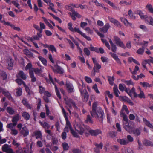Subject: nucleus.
Listing matches in <instances>:
<instances>
[{"label":"nucleus","instance_id":"nucleus-1","mask_svg":"<svg viewBox=\"0 0 153 153\" xmlns=\"http://www.w3.org/2000/svg\"><path fill=\"white\" fill-rule=\"evenodd\" d=\"M91 114L92 117L97 119L100 122H102L104 113L103 110L100 107H97L95 111H91Z\"/></svg>","mask_w":153,"mask_h":153},{"label":"nucleus","instance_id":"nucleus-2","mask_svg":"<svg viewBox=\"0 0 153 153\" xmlns=\"http://www.w3.org/2000/svg\"><path fill=\"white\" fill-rule=\"evenodd\" d=\"M72 6L71 5H66L65 6V7L67 9L71 11V13L70 12L69 14L71 16L72 19L74 20H76V18L75 16H76L77 18H80L82 16H81L77 12L73 10L72 8Z\"/></svg>","mask_w":153,"mask_h":153},{"label":"nucleus","instance_id":"nucleus-3","mask_svg":"<svg viewBox=\"0 0 153 153\" xmlns=\"http://www.w3.org/2000/svg\"><path fill=\"white\" fill-rule=\"evenodd\" d=\"M101 39L103 43L105 44V45L107 47L108 49H110L111 48L113 52H116L117 47L116 45L113 43L112 40L111 39H108V41L110 44L111 48L109 43L107 41L103 38Z\"/></svg>","mask_w":153,"mask_h":153},{"label":"nucleus","instance_id":"nucleus-4","mask_svg":"<svg viewBox=\"0 0 153 153\" xmlns=\"http://www.w3.org/2000/svg\"><path fill=\"white\" fill-rule=\"evenodd\" d=\"M122 116L123 118V127L127 131L130 132L131 130V127L130 126L127 117L123 114H122Z\"/></svg>","mask_w":153,"mask_h":153},{"label":"nucleus","instance_id":"nucleus-5","mask_svg":"<svg viewBox=\"0 0 153 153\" xmlns=\"http://www.w3.org/2000/svg\"><path fill=\"white\" fill-rule=\"evenodd\" d=\"M76 131H74L72 129H71L72 134L75 137H78V133L80 134H82L84 132V129L82 127L78 125H77V127L75 128Z\"/></svg>","mask_w":153,"mask_h":153},{"label":"nucleus","instance_id":"nucleus-6","mask_svg":"<svg viewBox=\"0 0 153 153\" xmlns=\"http://www.w3.org/2000/svg\"><path fill=\"white\" fill-rule=\"evenodd\" d=\"M64 100L65 103L70 108H71L72 106H73L76 109H78L75 103L71 98L68 97H66L64 98Z\"/></svg>","mask_w":153,"mask_h":153},{"label":"nucleus","instance_id":"nucleus-7","mask_svg":"<svg viewBox=\"0 0 153 153\" xmlns=\"http://www.w3.org/2000/svg\"><path fill=\"white\" fill-rule=\"evenodd\" d=\"M79 88L82 95L88 98V93L86 91L85 84L82 82V85L79 86Z\"/></svg>","mask_w":153,"mask_h":153},{"label":"nucleus","instance_id":"nucleus-8","mask_svg":"<svg viewBox=\"0 0 153 153\" xmlns=\"http://www.w3.org/2000/svg\"><path fill=\"white\" fill-rule=\"evenodd\" d=\"M108 19L113 24L119 28L122 27V25L121 23L117 20L115 19L113 17L110 16H108Z\"/></svg>","mask_w":153,"mask_h":153},{"label":"nucleus","instance_id":"nucleus-9","mask_svg":"<svg viewBox=\"0 0 153 153\" xmlns=\"http://www.w3.org/2000/svg\"><path fill=\"white\" fill-rule=\"evenodd\" d=\"M20 134L24 137H26L29 134V130L25 126L23 127L20 131Z\"/></svg>","mask_w":153,"mask_h":153},{"label":"nucleus","instance_id":"nucleus-10","mask_svg":"<svg viewBox=\"0 0 153 153\" xmlns=\"http://www.w3.org/2000/svg\"><path fill=\"white\" fill-rule=\"evenodd\" d=\"M110 27V25L109 23H106L105 24L104 26L102 28L99 29L100 31L103 33L107 32L108 29Z\"/></svg>","mask_w":153,"mask_h":153},{"label":"nucleus","instance_id":"nucleus-11","mask_svg":"<svg viewBox=\"0 0 153 153\" xmlns=\"http://www.w3.org/2000/svg\"><path fill=\"white\" fill-rule=\"evenodd\" d=\"M51 67L54 72L58 73L60 74H62L63 72V69L58 65H56L55 66V68L56 69H54V68L52 66H51Z\"/></svg>","mask_w":153,"mask_h":153},{"label":"nucleus","instance_id":"nucleus-12","mask_svg":"<svg viewBox=\"0 0 153 153\" xmlns=\"http://www.w3.org/2000/svg\"><path fill=\"white\" fill-rule=\"evenodd\" d=\"M125 111L126 113L127 114H128L129 113V111L128 110V109L126 105H123L122 109L121 110L120 112V116L121 117H123L122 114H124L125 115H126L124 113V111Z\"/></svg>","mask_w":153,"mask_h":153},{"label":"nucleus","instance_id":"nucleus-13","mask_svg":"<svg viewBox=\"0 0 153 153\" xmlns=\"http://www.w3.org/2000/svg\"><path fill=\"white\" fill-rule=\"evenodd\" d=\"M145 22L146 24L153 26V18L152 16L148 17L145 20Z\"/></svg>","mask_w":153,"mask_h":153},{"label":"nucleus","instance_id":"nucleus-14","mask_svg":"<svg viewBox=\"0 0 153 153\" xmlns=\"http://www.w3.org/2000/svg\"><path fill=\"white\" fill-rule=\"evenodd\" d=\"M67 89L68 91L69 92H72L74 91L73 86L71 83H68L66 84Z\"/></svg>","mask_w":153,"mask_h":153},{"label":"nucleus","instance_id":"nucleus-15","mask_svg":"<svg viewBox=\"0 0 153 153\" xmlns=\"http://www.w3.org/2000/svg\"><path fill=\"white\" fill-rule=\"evenodd\" d=\"M18 77H20L24 80H25L27 78V76L22 71H20L17 75Z\"/></svg>","mask_w":153,"mask_h":153},{"label":"nucleus","instance_id":"nucleus-16","mask_svg":"<svg viewBox=\"0 0 153 153\" xmlns=\"http://www.w3.org/2000/svg\"><path fill=\"white\" fill-rule=\"evenodd\" d=\"M89 132L91 134V135L92 136H96L98 135L99 134L101 133V131L99 130H89Z\"/></svg>","mask_w":153,"mask_h":153},{"label":"nucleus","instance_id":"nucleus-17","mask_svg":"<svg viewBox=\"0 0 153 153\" xmlns=\"http://www.w3.org/2000/svg\"><path fill=\"white\" fill-rule=\"evenodd\" d=\"M112 57L116 60V62L120 64H121V62L120 59L118 58V56L115 53H110Z\"/></svg>","mask_w":153,"mask_h":153},{"label":"nucleus","instance_id":"nucleus-18","mask_svg":"<svg viewBox=\"0 0 153 153\" xmlns=\"http://www.w3.org/2000/svg\"><path fill=\"white\" fill-rule=\"evenodd\" d=\"M91 2L94 3L95 5L97 7H102L104 4L103 3H100L97 0H91V1L89 2L90 4Z\"/></svg>","mask_w":153,"mask_h":153},{"label":"nucleus","instance_id":"nucleus-19","mask_svg":"<svg viewBox=\"0 0 153 153\" xmlns=\"http://www.w3.org/2000/svg\"><path fill=\"white\" fill-rule=\"evenodd\" d=\"M0 92H2L4 95L7 96L9 99H10L11 98V97L10 94L4 89L0 88Z\"/></svg>","mask_w":153,"mask_h":153},{"label":"nucleus","instance_id":"nucleus-20","mask_svg":"<svg viewBox=\"0 0 153 153\" xmlns=\"http://www.w3.org/2000/svg\"><path fill=\"white\" fill-rule=\"evenodd\" d=\"M146 7L147 11L152 14H153V7L151 4H147L146 6Z\"/></svg>","mask_w":153,"mask_h":153},{"label":"nucleus","instance_id":"nucleus-21","mask_svg":"<svg viewBox=\"0 0 153 153\" xmlns=\"http://www.w3.org/2000/svg\"><path fill=\"white\" fill-rule=\"evenodd\" d=\"M43 69V67H42L40 68V69L38 68H31L32 71L33 72V71L36 74H39L43 72L42 70Z\"/></svg>","mask_w":153,"mask_h":153},{"label":"nucleus","instance_id":"nucleus-22","mask_svg":"<svg viewBox=\"0 0 153 153\" xmlns=\"http://www.w3.org/2000/svg\"><path fill=\"white\" fill-rule=\"evenodd\" d=\"M117 140L121 145H126L128 143L127 140L124 139H118Z\"/></svg>","mask_w":153,"mask_h":153},{"label":"nucleus","instance_id":"nucleus-23","mask_svg":"<svg viewBox=\"0 0 153 153\" xmlns=\"http://www.w3.org/2000/svg\"><path fill=\"white\" fill-rule=\"evenodd\" d=\"M2 148V150L6 152L11 149L10 146L7 144L3 145Z\"/></svg>","mask_w":153,"mask_h":153},{"label":"nucleus","instance_id":"nucleus-24","mask_svg":"<svg viewBox=\"0 0 153 153\" xmlns=\"http://www.w3.org/2000/svg\"><path fill=\"white\" fill-rule=\"evenodd\" d=\"M137 13L138 15L140 16V18L142 19H145V20L147 18L148 16H147L146 15H144L143 13H142V12L140 10L137 11Z\"/></svg>","mask_w":153,"mask_h":153},{"label":"nucleus","instance_id":"nucleus-25","mask_svg":"<svg viewBox=\"0 0 153 153\" xmlns=\"http://www.w3.org/2000/svg\"><path fill=\"white\" fill-rule=\"evenodd\" d=\"M69 129H72L71 126V124L69 121L66 122V126L64 128V130L65 131L68 132Z\"/></svg>","mask_w":153,"mask_h":153},{"label":"nucleus","instance_id":"nucleus-26","mask_svg":"<svg viewBox=\"0 0 153 153\" xmlns=\"http://www.w3.org/2000/svg\"><path fill=\"white\" fill-rule=\"evenodd\" d=\"M135 90L134 88L133 87L132 89L129 91V93H128V94L129 95L130 97H132V94H133L134 97H137V94L135 92Z\"/></svg>","mask_w":153,"mask_h":153},{"label":"nucleus","instance_id":"nucleus-27","mask_svg":"<svg viewBox=\"0 0 153 153\" xmlns=\"http://www.w3.org/2000/svg\"><path fill=\"white\" fill-rule=\"evenodd\" d=\"M36 139L40 138L42 139V134L40 131H36L34 133Z\"/></svg>","mask_w":153,"mask_h":153},{"label":"nucleus","instance_id":"nucleus-28","mask_svg":"<svg viewBox=\"0 0 153 153\" xmlns=\"http://www.w3.org/2000/svg\"><path fill=\"white\" fill-rule=\"evenodd\" d=\"M8 66L10 67H12L13 65V60L10 57H9L7 61Z\"/></svg>","mask_w":153,"mask_h":153},{"label":"nucleus","instance_id":"nucleus-29","mask_svg":"<svg viewBox=\"0 0 153 153\" xmlns=\"http://www.w3.org/2000/svg\"><path fill=\"white\" fill-rule=\"evenodd\" d=\"M124 25L127 27L130 26L132 28H134V24L131 23H129L128 21L126 19L125 21L122 22Z\"/></svg>","mask_w":153,"mask_h":153},{"label":"nucleus","instance_id":"nucleus-30","mask_svg":"<svg viewBox=\"0 0 153 153\" xmlns=\"http://www.w3.org/2000/svg\"><path fill=\"white\" fill-rule=\"evenodd\" d=\"M124 25L127 27L130 26L132 28H134V24L131 23H129L128 21L126 19L125 21L122 22Z\"/></svg>","mask_w":153,"mask_h":153},{"label":"nucleus","instance_id":"nucleus-31","mask_svg":"<svg viewBox=\"0 0 153 153\" xmlns=\"http://www.w3.org/2000/svg\"><path fill=\"white\" fill-rule=\"evenodd\" d=\"M32 69H30V70H29L30 76L31 78L32 82H34L36 81V78L34 76L33 73L32 71Z\"/></svg>","mask_w":153,"mask_h":153},{"label":"nucleus","instance_id":"nucleus-32","mask_svg":"<svg viewBox=\"0 0 153 153\" xmlns=\"http://www.w3.org/2000/svg\"><path fill=\"white\" fill-rule=\"evenodd\" d=\"M22 116L26 120H29L30 117L29 114L26 111L22 112Z\"/></svg>","mask_w":153,"mask_h":153},{"label":"nucleus","instance_id":"nucleus-33","mask_svg":"<svg viewBox=\"0 0 153 153\" xmlns=\"http://www.w3.org/2000/svg\"><path fill=\"white\" fill-rule=\"evenodd\" d=\"M143 121L145 124L147 126L150 128H153V126L152 124H151L150 122L147 120L146 118H143Z\"/></svg>","mask_w":153,"mask_h":153},{"label":"nucleus","instance_id":"nucleus-34","mask_svg":"<svg viewBox=\"0 0 153 153\" xmlns=\"http://www.w3.org/2000/svg\"><path fill=\"white\" fill-rule=\"evenodd\" d=\"M62 111L64 114V117L65 119L66 122L69 121L68 117V113L66 112L64 109L63 107H62Z\"/></svg>","mask_w":153,"mask_h":153},{"label":"nucleus","instance_id":"nucleus-35","mask_svg":"<svg viewBox=\"0 0 153 153\" xmlns=\"http://www.w3.org/2000/svg\"><path fill=\"white\" fill-rule=\"evenodd\" d=\"M140 84L144 88H149L152 86L151 84H149L148 83L146 82H140Z\"/></svg>","mask_w":153,"mask_h":153},{"label":"nucleus","instance_id":"nucleus-36","mask_svg":"<svg viewBox=\"0 0 153 153\" xmlns=\"http://www.w3.org/2000/svg\"><path fill=\"white\" fill-rule=\"evenodd\" d=\"M101 65L97 63L94 65V66L93 68V70L95 72H97L96 70H98L101 68Z\"/></svg>","mask_w":153,"mask_h":153},{"label":"nucleus","instance_id":"nucleus-37","mask_svg":"<svg viewBox=\"0 0 153 153\" xmlns=\"http://www.w3.org/2000/svg\"><path fill=\"white\" fill-rule=\"evenodd\" d=\"M130 18L131 19H135L136 18V16L132 13V11L131 10H130L128 13Z\"/></svg>","mask_w":153,"mask_h":153},{"label":"nucleus","instance_id":"nucleus-38","mask_svg":"<svg viewBox=\"0 0 153 153\" xmlns=\"http://www.w3.org/2000/svg\"><path fill=\"white\" fill-rule=\"evenodd\" d=\"M38 58L41 61L44 65H47V60L45 58L42 57L40 56H38Z\"/></svg>","mask_w":153,"mask_h":153},{"label":"nucleus","instance_id":"nucleus-39","mask_svg":"<svg viewBox=\"0 0 153 153\" xmlns=\"http://www.w3.org/2000/svg\"><path fill=\"white\" fill-rule=\"evenodd\" d=\"M144 144L146 146H153V143L151 141L147 140L144 141Z\"/></svg>","mask_w":153,"mask_h":153},{"label":"nucleus","instance_id":"nucleus-40","mask_svg":"<svg viewBox=\"0 0 153 153\" xmlns=\"http://www.w3.org/2000/svg\"><path fill=\"white\" fill-rule=\"evenodd\" d=\"M19 115L17 114L16 115L14 116L13 118L12 122L13 123L17 124V122L19 120Z\"/></svg>","mask_w":153,"mask_h":153},{"label":"nucleus","instance_id":"nucleus-41","mask_svg":"<svg viewBox=\"0 0 153 153\" xmlns=\"http://www.w3.org/2000/svg\"><path fill=\"white\" fill-rule=\"evenodd\" d=\"M128 61L130 62H133L138 65H140V64L137 60L131 57H130L128 58Z\"/></svg>","mask_w":153,"mask_h":153},{"label":"nucleus","instance_id":"nucleus-42","mask_svg":"<svg viewBox=\"0 0 153 153\" xmlns=\"http://www.w3.org/2000/svg\"><path fill=\"white\" fill-rule=\"evenodd\" d=\"M108 80L110 84L111 85H113L114 83V76H108Z\"/></svg>","mask_w":153,"mask_h":153},{"label":"nucleus","instance_id":"nucleus-43","mask_svg":"<svg viewBox=\"0 0 153 153\" xmlns=\"http://www.w3.org/2000/svg\"><path fill=\"white\" fill-rule=\"evenodd\" d=\"M113 91L115 95L117 97H119V92L117 86H114V87L113 88Z\"/></svg>","mask_w":153,"mask_h":153},{"label":"nucleus","instance_id":"nucleus-44","mask_svg":"<svg viewBox=\"0 0 153 153\" xmlns=\"http://www.w3.org/2000/svg\"><path fill=\"white\" fill-rule=\"evenodd\" d=\"M16 125V123H10L7 125V127L11 130L15 128V126Z\"/></svg>","mask_w":153,"mask_h":153},{"label":"nucleus","instance_id":"nucleus-45","mask_svg":"<svg viewBox=\"0 0 153 153\" xmlns=\"http://www.w3.org/2000/svg\"><path fill=\"white\" fill-rule=\"evenodd\" d=\"M139 89L140 90V93L138 95H137V96L140 98H145V96L143 92L141 90L140 87L139 88Z\"/></svg>","mask_w":153,"mask_h":153},{"label":"nucleus","instance_id":"nucleus-46","mask_svg":"<svg viewBox=\"0 0 153 153\" xmlns=\"http://www.w3.org/2000/svg\"><path fill=\"white\" fill-rule=\"evenodd\" d=\"M7 112L10 114H13L14 113V111L11 107H7Z\"/></svg>","mask_w":153,"mask_h":153},{"label":"nucleus","instance_id":"nucleus-47","mask_svg":"<svg viewBox=\"0 0 153 153\" xmlns=\"http://www.w3.org/2000/svg\"><path fill=\"white\" fill-rule=\"evenodd\" d=\"M24 52L25 54L27 56H32L33 54L31 53L28 50L25 49L24 50Z\"/></svg>","mask_w":153,"mask_h":153},{"label":"nucleus","instance_id":"nucleus-48","mask_svg":"<svg viewBox=\"0 0 153 153\" xmlns=\"http://www.w3.org/2000/svg\"><path fill=\"white\" fill-rule=\"evenodd\" d=\"M140 128L137 129L133 131V134L136 136H138L140 135Z\"/></svg>","mask_w":153,"mask_h":153},{"label":"nucleus","instance_id":"nucleus-49","mask_svg":"<svg viewBox=\"0 0 153 153\" xmlns=\"http://www.w3.org/2000/svg\"><path fill=\"white\" fill-rule=\"evenodd\" d=\"M62 146L64 150H67L69 148V146L68 144L65 142H64L62 144Z\"/></svg>","mask_w":153,"mask_h":153},{"label":"nucleus","instance_id":"nucleus-50","mask_svg":"<svg viewBox=\"0 0 153 153\" xmlns=\"http://www.w3.org/2000/svg\"><path fill=\"white\" fill-rule=\"evenodd\" d=\"M49 49L52 52H53L57 53V51L55 47L53 45H51L49 46Z\"/></svg>","mask_w":153,"mask_h":153},{"label":"nucleus","instance_id":"nucleus-51","mask_svg":"<svg viewBox=\"0 0 153 153\" xmlns=\"http://www.w3.org/2000/svg\"><path fill=\"white\" fill-rule=\"evenodd\" d=\"M144 51V49L143 48H141L137 50V53L139 54H142L143 53Z\"/></svg>","mask_w":153,"mask_h":153},{"label":"nucleus","instance_id":"nucleus-52","mask_svg":"<svg viewBox=\"0 0 153 153\" xmlns=\"http://www.w3.org/2000/svg\"><path fill=\"white\" fill-rule=\"evenodd\" d=\"M22 103L25 105L28 108L31 109V108L30 105L28 104V102L26 100L24 99L22 101Z\"/></svg>","mask_w":153,"mask_h":153},{"label":"nucleus","instance_id":"nucleus-53","mask_svg":"<svg viewBox=\"0 0 153 153\" xmlns=\"http://www.w3.org/2000/svg\"><path fill=\"white\" fill-rule=\"evenodd\" d=\"M139 68L137 66H135L134 69V71H132V73L133 75H135L137 74V71L139 70Z\"/></svg>","mask_w":153,"mask_h":153},{"label":"nucleus","instance_id":"nucleus-54","mask_svg":"<svg viewBox=\"0 0 153 153\" xmlns=\"http://www.w3.org/2000/svg\"><path fill=\"white\" fill-rule=\"evenodd\" d=\"M39 92L41 94L44 93L45 91V88L42 86H39Z\"/></svg>","mask_w":153,"mask_h":153},{"label":"nucleus","instance_id":"nucleus-55","mask_svg":"<svg viewBox=\"0 0 153 153\" xmlns=\"http://www.w3.org/2000/svg\"><path fill=\"white\" fill-rule=\"evenodd\" d=\"M117 45L123 48H126V47L123 43V42L121 41H120L118 43H117L116 44Z\"/></svg>","mask_w":153,"mask_h":153},{"label":"nucleus","instance_id":"nucleus-56","mask_svg":"<svg viewBox=\"0 0 153 153\" xmlns=\"http://www.w3.org/2000/svg\"><path fill=\"white\" fill-rule=\"evenodd\" d=\"M84 79L86 82L88 83H91L92 82L91 79L88 76H85Z\"/></svg>","mask_w":153,"mask_h":153},{"label":"nucleus","instance_id":"nucleus-57","mask_svg":"<svg viewBox=\"0 0 153 153\" xmlns=\"http://www.w3.org/2000/svg\"><path fill=\"white\" fill-rule=\"evenodd\" d=\"M92 88L94 90L95 92L97 93V94L100 93V91L98 89L97 86L96 84H95L94 85H93V86L92 87Z\"/></svg>","mask_w":153,"mask_h":153},{"label":"nucleus","instance_id":"nucleus-58","mask_svg":"<svg viewBox=\"0 0 153 153\" xmlns=\"http://www.w3.org/2000/svg\"><path fill=\"white\" fill-rule=\"evenodd\" d=\"M139 28L145 31L148 30V29L146 27V26L143 25H140Z\"/></svg>","mask_w":153,"mask_h":153},{"label":"nucleus","instance_id":"nucleus-59","mask_svg":"<svg viewBox=\"0 0 153 153\" xmlns=\"http://www.w3.org/2000/svg\"><path fill=\"white\" fill-rule=\"evenodd\" d=\"M143 62H144V63H145L146 64H149L150 62H152L153 63V58H151L150 59H149L147 60H145Z\"/></svg>","mask_w":153,"mask_h":153},{"label":"nucleus","instance_id":"nucleus-60","mask_svg":"<svg viewBox=\"0 0 153 153\" xmlns=\"http://www.w3.org/2000/svg\"><path fill=\"white\" fill-rule=\"evenodd\" d=\"M12 3L14 6L17 7L18 9H19L20 8V5L18 3L17 1H12Z\"/></svg>","mask_w":153,"mask_h":153},{"label":"nucleus","instance_id":"nucleus-61","mask_svg":"<svg viewBox=\"0 0 153 153\" xmlns=\"http://www.w3.org/2000/svg\"><path fill=\"white\" fill-rule=\"evenodd\" d=\"M30 40L31 42H33L35 40H39V37L37 36H34L31 37L30 39Z\"/></svg>","mask_w":153,"mask_h":153},{"label":"nucleus","instance_id":"nucleus-62","mask_svg":"<svg viewBox=\"0 0 153 153\" xmlns=\"http://www.w3.org/2000/svg\"><path fill=\"white\" fill-rule=\"evenodd\" d=\"M72 152L73 153H80L81 151L78 149L73 148L71 150Z\"/></svg>","mask_w":153,"mask_h":153},{"label":"nucleus","instance_id":"nucleus-63","mask_svg":"<svg viewBox=\"0 0 153 153\" xmlns=\"http://www.w3.org/2000/svg\"><path fill=\"white\" fill-rule=\"evenodd\" d=\"M105 95L106 96H108L111 99L113 97L112 94H110V92L108 91H105Z\"/></svg>","mask_w":153,"mask_h":153},{"label":"nucleus","instance_id":"nucleus-64","mask_svg":"<svg viewBox=\"0 0 153 153\" xmlns=\"http://www.w3.org/2000/svg\"><path fill=\"white\" fill-rule=\"evenodd\" d=\"M149 42L146 41H143L141 44L142 46V47L144 48L145 47L148 46Z\"/></svg>","mask_w":153,"mask_h":153}]
</instances>
